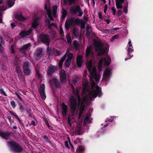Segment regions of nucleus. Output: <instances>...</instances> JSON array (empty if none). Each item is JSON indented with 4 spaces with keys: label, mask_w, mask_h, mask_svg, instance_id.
I'll list each match as a JSON object with an SVG mask.
<instances>
[{
    "label": "nucleus",
    "mask_w": 153,
    "mask_h": 153,
    "mask_svg": "<svg viewBox=\"0 0 153 153\" xmlns=\"http://www.w3.org/2000/svg\"><path fill=\"white\" fill-rule=\"evenodd\" d=\"M77 97L78 98V100L74 96L72 95L69 99L70 108L71 111L73 113L75 112L77 106H79L81 104V99L80 97Z\"/></svg>",
    "instance_id": "1"
},
{
    "label": "nucleus",
    "mask_w": 153,
    "mask_h": 153,
    "mask_svg": "<svg viewBox=\"0 0 153 153\" xmlns=\"http://www.w3.org/2000/svg\"><path fill=\"white\" fill-rule=\"evenodd\" d=\"M8 146L11 150L15 153L22 152L23 149L21 146L17 142L13 140H11L7 142Z\"/></svg>",
    "instance_id": "2"
},
{
    "label": "nucleus",
    "mask_w": 153,
    "mask_h": 153,
    "mask_svg": "<svg viewBox=\"0 0 153 153\" xmlns=\"http://www.w3.org/2000/svg\"><path fill=\"white\" fill-rule=\"evenodd\" d=\"M94 46L96 51H99L98 53V55L99 56L103 55L107 51L108 48L107 47L105 49L103 48V45L101 42L94 40Z\"/></svg>",
    "instance_id": "3"
},
{
    "label": "nucleus",
    "mask_w": 153,
    "mask_h": 153,
    "mask_svg": "<svg viewBox=\"0 0 153 153\" xmlns=\"http://www.w3.org/2000/svg\"><path fill=\"white\" fill-rule=\"evenodd\" d=\"M81 22V20L79 18L75 19L74 18L71 17L68 20V22L67 21L65 23V27L67 30H69L70 26H74L76 25H78Z\"/></svg>",
    "instance_id": "4"
},
{
    "label": "nucleus",
    "mask_w": 153,
    "mask_h": 153,
    "mask_svg": "<svg viewBox=\"0 0 153 153\" xmlns=\"http://www.w3.org/2000/svg\"><path fill=\"white\" fill-rule=\"evenodd\" d=\"M30 64L29 62L27 61L24 62L22 65L23 71L26 76H30L32 73V69Z\"/></svg>",
    "instance_id": "5"
},
{
    "label": "nucleus",
    "mask_w": 153,
    "mask_h": 153,
    "mask_svg": "<svg viewBox=\"0 0 153 153\" xmlns=\"http://www.w3.org/2000/svg\"><path fill=\"white\" fill-rule=\"evenodd\" d=\"M89 96L92 97L94 98H96L97 96L99 97L102 96L101 88L98 85L96 86V89L93 90L88 93Z\"/></svg>",
    "instance_id": "6"
},
{
    "label": "nucleus",
    "mask_w": 153,
    "mask_h": 153,
    "mask_svg": "<svg viewBox=\"0 0 153 153\" xmlns=\"http://www.w3.org/2000/svg\"><path fill=\"white\" fill-rule=\"evenodd\" d=\"M87 68L88 70L90 72L91 75L94 77L95 79L97 81L99 80L97 76L95 68L92 69V62L91 60L88 61L87 63Z\"/></svg>",
    "instance_id": "7"
},
{
    "label": "nucleus",
    "mask_w": 153,
    "mask_h": 153,
    "mask_svg": "<svg viewBox=\"0 0 153 153\" xmlns=\"http://www.w3.org/2000/svg\"><path fill=\"white\" fill-rule=\"evenodd\" d=\"M40 41L43 44L49 46L50 42V39L49 36L47 34H42L40 35Z\"/></svg>",
    "instance_id": "8"
},
{
    "label": "nucleus",
    "mask_w": 153,
    "mask_h": 153,
    "mask_svg": "<svg viewBox=\"0 0 153 153\" xmlns=\"http://www.w3.org/2000/svg\"><path fill=\"white\" fill-rule=\"evenodd\" d=\"M70 12L71 13L73 14L74 15L76 14L77 12L79 13L78 15L79 16H81L83 14V12L80 8L79 5H77L75 7H71L70 10Z\"/></svg>",
    "instance_id": "9"
},
{
    "label": "nucleus",
    "mask_w": 153,
    "mask_h": 153,
    "mask_svg": "<svg viewBox=\"0 0 153 153\" xmlns=\"http://www.w3.org/2000/svg\"><path fill=\"white\" fill-rule=\"evenodd\" d=\"M103 61H104V65L105 66H108L111 63V57L110 56H107L104 59L101 58L100 59L98 62V65L99 67L100 68L102 67Z\"/></svg>",
    "instance_id": "10"
},
{
    "label": "nucleus",
    "mask_w": 153,
    "mask_h": 153,
    "mask_svg": "<svg viewBox=\"0 0 153 153\" xmlns=\"http://www.w3.org/2000/svg\"><path fill=\"white\" fill-rule=\"evenodd\" d=\"M45 88V85L44 83H42L40 85V89L39 91L40 97L43 100H45L46 97Z\"/></svg>",
    "instance_id": "11"
},
{
    "label": "nucleus",
    "mask_w": 153,
    "mask_h": 153,
    "mask_svg": "<svg viewBox=\"0 0 153 153\" xmlns=\"http://www.w3.org/2000/svg\"><path fill=\"white\" fill-rule=\"evenodd\" d=\"M57 67L53 66L52 65H50L48 67L47 73L48 76H51L52 74L55 72L57 70Z\"/></svg>",
    "instance_id": "12"
},
{
    "label": "nucleus",
    "mask_w": 153,
    "mask_h": 153,
    "mask_svg": "<svg viewBox=\"0 0 153 153\" xmlns=\"http://www.w3.org/2000/svg\"><path fill=\"white\" fill-rule=\"evenodd\" d=\"M129 46L128 47L127 50L128 52V57L126 58L125 59V60L126 61L128 59L131 58L133 56L132 55H131V53L133 51V47L132 45L131 44L128 45Z\"/></svg>",
    "instance_id": "13"
},
{
    "label": "nucleus",
    "mask_w": 153,
    "mask_h": 153,
    "mask_svg": "<svg viewBox=\"0 0 153 153\" xmlns=\"http://www.w3.org/2000/svg\"><path fill=\"white\" fill-rule=\"evenodd\" d=\"M11 133V132H9L7 131L5 132L0 131V136L2 138L7 140L9 139Z\"/></svg>",
    "instance_id": "14"
},
{
    "label": "nucleus",
    "mask_w": 153,
    "mask_h": 153,
    "mask_svg": "<svg viewBox=\"0 0 153 153\" xmlns=\"http://www.w3.org/2000/svg\"><path fill=\"white\" fill-rule=\"evenodd\" d=\"M61 108L63 116L66 117L68 114V108L67 105L64 102L62 104Z\"/></svg>",
    "instance_id": "15"
},
{
    "label": "nucleus",
    "mask_w": 153,
    "mask_h": 153,
    "mask_svg": "<svg viewBox=\"0 0 153 153\" xmlns=\"http://www.w3.org/2000/svg\"><path fill=\"white\" fill-rule=\"evenodd\" d=\"M76 62L77 66L79 68H81L83 62L82 56V55L78 56H77Z\"/></svg>",
    "instance_id": "16"
},
{
    "label": "nucleus",
    "mask_w": 153,
    "mask_h": 153,
    "mask_svg": "<svg viewBox=\"0 0 153 153\" xmlns=\"http://www.w3.org/2000/svg\"><path fill=\"white\" fill-rule=\"evenodd\" d=\"M43 51V49L42 48L39 47L36 49L35 54L36 56L40 58L42 57V54Z\"/></svg>",
    "instance_id": "17"
},
{
    "label": "nucleus",
    "mask_w": 153,
    "mask_h": 153,
    "mask_svg": "<svg viewBox=\"0 0 153 153\" xmlns=\"http://www.w3.org/2000/svg\"><path fill=\"white\" fill-rule=\"evenodd\" d=\"M30 44L28 43L24 45L20 49V52L24 54H26V52L28 48L30 46Z\"/></svg>",
    "instance_id": "18"
},
{
    "label": "nucleus",
    "mask_w": 153,
    "mask_h": 153,
    "mask_svg": "<svg viewBox=\"0 0 153 153\" xmlns=\"http://www.w3.org/2000/svg\"><path fill=\"white\" fill-rule=\"evenodd\" d=\"M126 0H117L116 1V6L117 9H121L123 7V4Z\"/></svg>",
    "instance_id": "19"
},
{
    "label": "nucleus",
    "mask_w": 153,
    "mask_h": 153,
    "mask_svg": "<svg viewBox=\"0 0 153 153\" xmlns=\"http://www.w3.org/2000/svg\"><path fill=\"white\" fill-rule=\"evenodd\" d=\"M32 29H30L26 31H22L19 33L20 36L22 37H24L26 36H28L30 35L32 31Z\"/></svg>",
    "instance_id": "20"
},
{
    "label": "nucleus",
    "mask_w": 153,
    "mask_h": 153,
    "mask_svg": "<svg viewBox=\"0 0 153 153\" xmlns=\"http://www.w3.org/2000/svg\"><path fill=\"white\" fill-rule=\"evenodd\" d=\"M65 72V71L64 70L60 73V81L62 82H64L66 81V74Z\"/></svg>",
    "instance_id": "21"
},
{
    "label": "nucleus",
    "mask_w": 153,
    "mask_h": 153,
    "mask_svg": "<svg viewBox=\"0 0 153 153\" xmlns=\"http://www.w3.org/2000/svg\"><path fill=\"white\" fill-rule=\"evenodd\" d=\"M111 71V69L108 68L105 69L103 74V77L104 79H107L110 76Z\"/></svg>",
    "instance_id": "22"
},
{
    "label": "nucleus",
    "mask_w": 153,
    "mask_h": 153,
    "mask_svg": "<svg viewBox=\"0 0 153 153\" xmlns=\"http://www.w3.org/2000/svg\"><path fill=\"white\" fill-rule=\"evenodd\" d=\"M85 52V56L86 57H88L90 54L92 55L94 54V51H92V48L91 46L87 47Z\"/></svg>",
    "instance_id": "23"
},
{
    "label": "nucleus",
    "mask_w": 153,
    "mask_h": 153,
    "mask_svg": "<svg viewBox=\"0 0 153 153\" xmlns=\"http://www.w3.org/2000/svg\"><path fill=\"white\" fill-rule=\"evenodd\" d=\"M15 17L16 19H17L18 20L20 21H24L26 20L27 19L23 17L22 13H20V14H17L15 15Z\"/></svg>",
    "instance_id": "24"
},
{
    "label": "nucleus",
    "mask_w": 153,
    "mask_h": 153,
    "mask_svg": "<svg viewBox=\"0 0 153 153\" xmlns=\"http://www.w3.org/2000/svg\"><path fill=\"white\" fill-rule=\"evenodd\" d=\"M91 116V114L90 113H87L84 120V123L86 124L89 123L91 121L90 120V118Z\"/></svg>",
    "instance_id": "25"
},
{
    "label": "nucleus",
    "mask_w": 153,
    "mask_h": 153,
    "mask_svg": "<svg viewBox=\"0 0 153 153\" xmlns=\"http://www.w3.org/2000/svg\"><path fill=\"white\" fill-rule=\"evenodd\" d=\"M52 81L56 88H61L59 82L56 78H53L52 79Z\"/></svg>",
    "instance_id": "26"
},
{
    "label": "nucleus",
    "mask_w": 153,
    "mask_h": 153,
    "mask_svg": "<svg viewBox=\"0 0 153 153\" xmlns=\"http://www.w3.org/2000/svg\"><path fill=\"white\" fill-rule=\"evenodd\" d=\"M62 14L61 17V19L62 21L65 18L68 12L66 10L62 8Z\"/></svg>",
    "instance_id": "27"
},
{
    "label": "nucleus",
    "mask_w": 153,
    "mask_h": 153,
    "mask_svg": "<svg viewBox=\"0 0 153 153\" xmlns=\"http://www.w3.org/2000/svg\"><path fill=\"white\" fill-rule=\"evenodd\" d=\"M85 107L84 106H80L79 112L78 114V118L80 119L82 116L84 111L85 110Z\"/></svg>",
    "instance_id": "28"
},
{
    "label": "nucleus",
    "mask_w": 153,
    "mask_h": 153,
    "mask_svg": "<svg viewBox=\"0 0 153 153\" xmlns=\"http://www.w3.org/2000/svg\"><path fill=\"white\" fill-rule=\"evenodd\" d=\"M68 2L69 5H71L74 4L76 2V0H63V2L65 5H67Z\"/></svg>",
    "instance_id": "29"
},
{
    "label": "nucleus",
    "mask_w": 153,
    "mask_h": 153,
    "mask_svg": "<svg viewBox=\"0 0 153 153\" xmlns=\"http://www.w3.org/2000/svg\"><path fill=\"white\" fill-rule=\"evenodd\" d=\"M57 6L56 5H54L53 7V15L54 18L57 17Z\"/></svg>",
    "instance_id": "30"
},
{
    "label": "nucleus",
    "mask_w": 153,
    "mask_h": 153,
    "mask_svg": "<svg viewBox=\"0 0 153 153\" xmlns=\"http://www.w3.org/2000/svg\"><path fill=\"white\" fill-rule=\"evenodd\" d=\"M73 35L76 38L78 37L79 36V33L78 30L76 27L73 28Z\"/></svg>",
    "instance_id": "31"
},
{
    "label": "nucleus",
    "mask_w": 153,
    "mask_h": 153,
    "mask_svg": "<svg viewBox=\"0 0 153 153\" xmlns=\"http://www.w3.org/2000/svg\"><path fill=\"white\" fill-rule=\"evenodd\" d=\"M52 52L54 53L55 55L56 56H59L61 54V52L55 48H53Z\"/></svg>",
    "instance_id": "32"
},
{
    "label": "nucleus",
    "mask_w": 153,
    "mask_h": 153,
    "mask_svg": "<svg viewBox=\"0 0 153 153\" xmlns=\"http://www.w3.org/2000/svg\"><path fill=\"white\" fill-rule=\"evenodd\" d=\"M39 25L37 20L36 19L34 20L32 23V27L34 29L36 28Z\"/></svg>",
    "instance_id": "33"
},
{
    "label": "nucleus",
    "mask_w": 153,
    "mask_h": 153,
    "mask_svg": "<svg viewBox=\"0 0 153 153\" xmlns=\"http://www.w3.org/2000/svg\"><path fill=\"white\" fill-rule=\"evenodd\" d=\"M36 75L38 79L42 78V76L40 73L39 70L37 68H36Z\"/></svg>",
    "instance_id": "34"
},
{
    "label": "nucleus",
    "mask_w": 153,
    "mask_h": 153,
    "mask_svg": "<svg viewBox=\"0 0 153 153\" xmlns=\"http://www.w3.org/2000/svg\"><path fill=\"white\" fill-rule=\"evenodd\" d=\"M15 0H8L7 1V3L8 6L10 7H12L14 4L13 3Z\"/></svg>",
    "instance_id": "35"
},
{
    "label": "nucleus",
    "mask_w": 153,
    "mask_h": 153,
    "mask_svg": "<svg viewBox=\"0 0 153 153\" xmlns=\"http://www.w3.org/2000/svg\"><path fill=\"white\" fill-rule=\"evenodd\" d=\"M73 45L75 49L76 50L78 49V48L79 47V45L77 40H74L73 41Z\"/></svg>",
    "instance_id": "36"
},
{
    "label": "nucleus",
    "mask_w": 153,
    "mask_h": 153,
    "mask_svg": "<svg viewBox=\"0 0 153 153\" xmlns=\"http://www.w3.org/2000/svg\"><path fill=\"white\" fill-rule=\"evenodd\" d=\"M73 56V55L72 53L71 52L69 53L67 56L68 58L66 59L70 61H71Z\"/></svg>",
    "instance_id": "37"
},
{
    "label": "nucleus",
    "mask_w": 153,
    "mask_h": 153,
    "mask_svg": "<svg viewBox=\"0 0 153 153\" xmlns=\"http://www.w3.org/2000/svg\"><path fill=\"white\" fill-rule=\"evenodd\" d=\"M88 88L86 86H85L82 88V92L85 94L86 92H88L89 91Z\"/></svg>",
    "instance_id": "38"
},
{
    "label": "nucleus",
    "mask_w": 153,
    "mask_h": 153,
    "mask_svg": "<svg viewBox=\"0 0 153 153\" xmlns=\"http://www.w3.org/2000/svg\"><path fill=\"white\" fill-rule=\"evenodd\" d=\"M87 103V102L86 100L85 99H83L82 101L81 106H84L85 107L86 106Z\"/></svg>",
    "instance_id": "39"
},
{
    "label": "nucleus",
    "mask_w": 153,
    "mask_h": 153,
    "mask_svg": "<svg viewBox=\"0 0 153 153\" xmlns=\"http://www.w3.org/2000/svg\"><path fill=\"white\" fill-rule=\"evenodd\" d=\"M48 47L47 49V54L50 56L51 54V52L52 51V50L51 48H49V46H47Z\"/></svg>",
    "instance_id": "40"
},
{
    "label": "nucleus",
    "mask_w": 153,
    "mask_h": 153,
    "mask_svg": "<svg viewBox=\"0 0 153 153\" xmlns=\"http://www.w3.org/2000/svg\"><path fill=\"white\" fill-rule=\"evenodd\" d=\"M74 93H73V94H74L76 97H77L80 96L79 93V90L78 89L76 90H75L74 91Z\"/></svg>",
    "instance_id": "41"
},
{
    "label": "nucleus",
    "mask_w": 153,
    "mask_h": 153,
    "mask_svg": "<svg viewBox=\"0 0 153 153\" xmlns=\"http://www.w3.org/2000/svg\"><path fill=\"white\" fill-rule=\"evenodd\" d=\"M44 8H45V10L46 11L47 14L51 12L50 10L49 9V7H48V6L47 4H45V7H44Z\"/></svg>",
    "instance_id": "42"
},
{
    "label": "nucleus",
    "mask_w": 153,
    "mask_h": 153,
    "mask_svg": "<svg viewBox=\"0 0 153 153\" xmlns=\"http://www.w3.org/2000/svg\"><path fill=\"white\" fill-rule=\"evenodd\" d=\"M71 62V61H70L66 59L65 62V65L67 68H68L69 67Z\"/></svg>",
    "instance_id": "43"
},
{
    "label": "nucleus",
    "mask_w": 153,
    "mask_h": 153,
    "mask_svg": "<svg viewBox=\"0 0 153 153\" xmlns=\"http://www.w3.org/2000/svg\"><path fill=\"white\" fill-rule=\"evenodd\" d=\"M47 14L48 16V17L50 19L51 21H53L54 19H53V17L52 16V13L51 12L47 13Z\"/></svg>",
    "instance_id": "44"
},
{
    "label": "nucleus",
    "mask_w": 153,
    "mask_h": 153,
    "mask_svg": "<svg viewBox=\"0 0 153 153\" xmlns=\"http://www.w3.org/2000/svg\"><path fill=\"white\" fill-rule=\"evenodd\" d=\"M81 24V29H84L85 28V22H84L83 21H82L81 20V22L80 23Z\"/></svg>",
    "instance_id": "45"
},
{
    "label": "nucleus",
    "mask_w": 153,
    "mask_h": 153,
    "mask_svg": "<svg viewBox=\"0 0 153 153\" xmlns=\"http://www.w3.org/2000/svg\"><path fill=\"white\" fill-rule=\"evenodd\" d=\"M10 104L12 108H14L16 107V104L14 101L12 100L10 102Z\"/></svg>",
    "instance_id": "46"
},
{
    "label": "nucleus",
    "mask_w": 153,
    "mask_h": 153,
    "mask_svg": "<svg viewBox=\"0 0 153 153\" xmlns=\"http://www.w3.org/2000/svg\"><path fill=\"white\" fill-rule=\"evenodd\" d=\"M117 14L118 15V16H120L123 14V12L122 10H119L117 11Z\"/></svg>",
    "instance_id": "47"
},
{
    "label": "nucleus",
    "mask_w": 153,
    "mask_h": 153,
    "mask_svg": "<svg viewBox=\"0 0 153 153\" xmlns=\"http://www.w3.org/2000/svg\"><path fill=\"white\" fill-rule=\"evenodd\" d=\"M43 138L44 139L46 140V141L48 143H51V141L48 138V137L46 135H44L43 136Z\"/></svg>",
    "instance_id": "48"
},
{
    "label": "nucleus",
    "mask_w": 153,
    "mask_h": 153,
    "mask_svg": "<svg viewBox=\"0 0 153 153\" xmlns=\"http://www.w3.org/2000/svg\"><path fill=\"white\" fill-rule=\"evenodd\" d=\"M87 30L86 32V36L87 37H88L90 36L91 34V32L90 31L88 30V29H89V27H86Z\"/></svg>",
    "instance_id": "49"
},
{
    "label": "nucleus",
    "mask_w": 153,
    "mask_h": 153,
    "mask_svg": "<svg viewBox=\"0 0 153 153\" xmlns=\"http://www.w3.org/2000/svg\"><path fill=\"white\" fill-rule=\"evenodd\" d=\"M66 39L68 43L71 44V39L69 35L67 36Z\"/></svg>",
    "instance_id": "50"
},
{
    "label": "nucleus",
    "mask_w": 153,
    "mask_h": 153,
    "mask_svg": "<svg viewBox=\"0 0 153 153\" xmlns=\"http://www.w3.org/2000/svg\"><path fill=\"white\" fill-rule=\"evenodd\" d=\"M26 111L27 114L28 116L30 117H32V114L31 113V111L30 110H28L27 109H26Z\"/></svg>",
    "instance_id": "51"
},
{
    "label": "nucleus",
    "mask_w": 153,
    "mask_h": 153,
    "mask_svg": "<svg viewBox=\"0 0 153 153\" xmlns=\"http://www.w3.org/2000/svg\"><path fill=\"white\" fill-rule=\"evenodd\" d=\"M118 35H115L112 37H111V42H113L114 41V40L117 38L118 37Z\"/></svg>",
    "instance_id": "52"
},
{
    "label": "nucleus",
    "mask_w": 153,
    "mask_h": 153,
    "mask_svg": "<svg viewBox=\"0 0 153 153\" xmlns=\"http://www.w3.org/2000/svg\"><path fill=\"white\" fill-rule=\"evenodd\" d=\"M111 10H112V14L114 16L116 14V9L114 7H113L111 8Z\"/></svg>",
    "instance_id": "53"
},
{
    "label": "nucleus",
    "mask_w": 153,
    "mask_h": 153,
    "mask_svg": "<svg viewBox=\"0 0 153 153\" xmlns=\"http://www.w3.org/2000/svg\"><path fill=\"white\" fill-rule=\"evenodd\" d=\"M63 62V61L61 60H60L59 61L58 65L59 67L60 68H62V64Z\"/></svg>",
    "instance_id": "54"
},
{
    "label": "nucleus",
    "mask_w": 153,
    "mask_h": 153,
    "mask_svg": "<svg viewBox=\"0 0 153 153\" xmlns=\"http://www.w3.org/2000/svg\"><path fill=\"white\" fill-rule=\"evenodd\" d=\"M16 72L17 73H19V72H20L22 71V70L21 69L20 67L19 66H17L16 68Z\"/></svg>",
    "instance_id": "55"
},
{
    "label": "nucleus",
    "mask_w": 153,
    "mask_h": 153,
    "mask_svg": "<svg viewBox=\"0 0 153 153\" xmlns=\"http://www.w3.org/2000/svg\"><path fill=\"white\" fill-rule=\"evenodd\" d=\"M77 149L79 150V152H83L85 150L84 148L82 146H79Z\"/></svg>",
    "instance_id": "56"
},
{
    "label": "nucleus",
    "mask_w": 153,
    "mask_h": 153,
    "mask_svg": "<svg viewBox=\"0 0 153 153\" xmlns=\"http://www.w3.org/2000/svg\"><path fill=\"white\" fill-rule=\"evenodd\" d=\"M10 50L11 52V53L12 54L15 53V51L14 49V47L13 45H11L10 47Z\"/></svg>",
    "instance_id": "57"
},
{
    "label": "nucleus",
    "mask_w": 153,
    "mask_h": 153,
    "mask_svg": "<svg viewBox=\"0 0 153 153\" xmlns=\"http://www.w3.org/2000/svg\"><path fill=\"white\" fill-rule=\"evenodd\" d=\"M59 32L61 35L64 36V31L62 28L61 27H60Z\"/></svg>",
    "instance_id": "58"
},
{
    "label": "nucleus",
    "mask_w": 153,
    "mask_h": 153,
    "mask_svg": "<svg viewBox=\"0 0 153 153\" xmlns=\"http://www.w3.org/2000/svg\"><path fill=\"white\" fill-rule=\"evenodd\" d=\"M9 113H10L11 115H13L16 118V116H18V115L16 114V113L12 111H9Z\"/></svg>",
    "instance_id": "59"
},
{
    "label": "nucleus",
    "mask_w": 153,
    "mask_h": 153,
    "mask_svg": "<svg viewBox=\"0 0 153 153\" xmlns=\"http://www.w3.org/2000/svg\"><path fill=\"white\" fill-rule=\"evenodd\" d=\"M0 92L1 94H2L6 96H7L6 94L5 93V92H4V91L2 88H1L0 89Z\"/></svg>",
    "instance_id": "60"
},
{
    "label": "nucleus",
    "mask_w": 153,
    "mask_h": 153,
    "mask_svg": "<svg viewBox=\"0 0 153 153\" xmlns=\"http://www.w3.org/2000/svg\"><path fill=\"white\" fill-rule=\"evenodd\" d=\"M19 26L21 27V28H23L25 27V25L24 24L22 23L21 22H19L18 23Z\"/></svg>",
    "instance_id": "61"
},
{
    "label": "nucleus",
    "mask_w": 153,
    "mask_h": 153,
    "mask_svg": "<svg viewBox=\"0 0 153 153\" xmlns=\"http://www.w3.org/2000/svg\"><path fill=\"white\" fill-rule=\"evenodd\" d=\"M10 25L12 29H13L16 26L15 23L13 22L10 23Z\"/></svg>",
    "instance_id": "62"
},
{
    "label": "nucleus",
    "mask_w": 153,
    "mask_h": 153,
    "mask_svg": "<svg viewBox=\"0 0 153 153\" xmlns=\"http://www.w3.org/2000/svg\"><path fill=\"white\" fill-rule=\"evenodd\" d=\"M128 7H124L123 8V10L124 12L126 13V14L128 12Z\"/></svg>",
    "instance_id": "63"
},
{
    "label": "nucleus",
    "mask_w": 153,
    "mask_h": 153,
    "mask_svg": "<svg viewBox=\"0 0 153 153\" xmlns=\"http://www.w3.org/2000/svg\"><path fill=\"white\" fill-rule=\"evenodd\" d=\"M44 121L47 126L48 127H49L50 125H49L48 122V120H47V119L46 118L44 119Z\"/></svg>",
    "instance_id": "64"
}]
</instances>
